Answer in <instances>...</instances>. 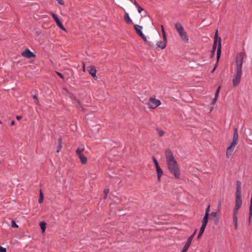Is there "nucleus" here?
I'll return each instance as SVG.
<instances>
[{
  "label": "nucleus",
  "mask_w": 252,
  "mask_h": 252,
  "mask_svg": "<svg viewBox=\"0 0 252 252\" xmlns=\"http://www.w3.org/2000/svg\"><path fill=\"white\" fill-rule=\"evenodd\" d=\"M87 70L92 76H93L94 77H96V70L95 66L93 65L89 66L87 67Z\"/></svg>",
  "instance_id": "1a4fd4ad"
},
{
  "label": "nucleus",
  "mask_w": 252,
  "mask_h": 252,
  "mask_svg": "<svg viewBox=\"0 0 252 252\" xmlns=\"http://www.w3.org/2000/svg\"><path fill=\"white\" fill-rule=\"evenodd\" d=\"M238 142V129L237 128H235L233 139L232 141L231 142L230 145H232L233 146H235Z\"/></svg>",
  "instance_id": "0eeeda50"
},
{
  "label": "nucleus",
  "mask_w": 252,
  "mask_h": 252,
  "mask_svg": "<svg viewBox=\"0 0 252 252\" xmlns=\"http://www.w3.org/2000/svg\"><path fill=\"white\" fill-rule=\"evenodd\" d=\"M211 217L214 218L215 220L218 221H219V212H212L211 214Z\"/></svg>",
  "instance_id": "6ab92c4d"
},
{
  "label": "nucleus",
  "mask_w": 252,
  "mask_h": 252,
  "mask_svg": "<svg viewBox=\"0 0 252 252\" xmlns=\"http://www.w3.org/2000/svg\"><path fill=\"white\" fill-rule=\"evenodd\" d=\"M153 161H154V163L155 164V165L156 167H158V166H159V164L158 163V160L156 159V158H155V157H153Z\"/></svg>",
  "instance_id": "c85d7f7f"
},
{
  "label": "nucleus",
  "mask_w": 252,
  "mask_h": 252,
  "mask_svg": "<svg viewBox=\"0 0 252 252\" xmlns=\"http://www.w3.org/2000/svg\"><path fill=\"white\" fill-rule=\"evenodd\" d=\"M57 25L60 27L61 28V27H63V24L62 23H61V22H60V23H58L57 24Z\"/></svg>",
  "instance_id": "58836bf2"
},
{
  "label": "nucleus",
  "mask_w": 252,
  "mask_h": 252,
  "mask_svg": "<svg viewBox=\"0 0 252 252\" xmlns=\"http://www.w3.org/2000/svg\"><path fill=\"white\" fill-rule=\"evenodd\" d=\"M60 4H61V5H63L64 4V1L63 0H56Z\"/></svg>",
  "instance_id": "f704fd0d"
},
{
  "label": "nucleus",
  "mask_w": 252,
  "mask_h": 252,
  "mask_svg": "<svg viewBox=\"0 0 252 252\" xmlns=\"http://www.w3.org/2000/svg\"><path fill=\"white\" fill-rule=\"evenodd\" d=\"M131 2L133 3V4L136 6L138 12L139 13H141L144 9L139 5V4L135 1L131 0Z\"/></svg>",
  "instance_id": "4468645a"
},
{
  "label": "nucleus",
  "mask_w": 252,
  "mask_h": 252,
  "mask_svg": "<svg viewBox=\"0 0 252 252\" xmlns=\"http://www.w3.org/2000/svg\"><path fill=\"white\" fill-rule=\"evenodd\" d=\"M125 19L126 20V21L127 23H131L132 22V20L130 18L129 16V14L127 12H126L125 13Z\"/></svg>",
  "instance_id": "4be33fe9"
},
{
  "label": "nucleus",
  "mask_w": 252,
  "mask_h": 252,
  "mask_svg": "<svg viewBox=\"0 0 252 252\" xmlns=\"http://www.w3.org/2000/svg\"><path fill=\"white\" fill-rule=\"evenodd\" d=\"M140 36H141L142 39H143V40L144 41H147V37L145 36V35L143 33V35H139Z\"/></svg>",
  "instance_id": "72a5a7b5"
},
{
  "label": "nucleus",
  "mask_w": 252,
  "mask_h": 252,
  "mask_svg": "<svg viewBox=\"0 0 252 252\" xmlns=\"http://www.w3.org/2000/svg\"><path fill=\"white\" fill-rule=\"evenodd\" d=\"M22 55L23 57H26L28 59H30L35 57V55L28 49L23 52Z\"/></svg>",
  "instance_id": "6e6552de"
},
{
  "label": "nucleus",
  "mask_w": 252,
  "mask_h": 252,
  "mask_svg": "<svg viewBox=\"0 0 252 252\" xmlns=\"http://www.w3.org/2000/svg\"><path fill=\"white\" fill-rule=\"evenodd\" d=\"M16 118L18 120H20V119H22V116H16Z\"/></svg>",
  "instance_id": "ea45409f"
},
{
  "label": "nucleus",
  "mask_w": 252,
  "mask_h": 252,
  "mask_svg": "<svg viewBox=\"0 0 252 252\" xmlns=\"http://www.w3.org/2000/svg\"><path fill=\"white\" fill-rule=\"evenodd\" d=\"M208 216H207V214H205L204 216L203 219H202V226H204V227L206 226V225L208 222Z\"/></svg>",
  "instance_id": "a211bd4d"
},
{
  "label": "nucleus",
  "mask_w": 252,
  "mask_h": 252,
  "mask_svg": "<svg viewBox=\"0 0 252 252\" xmlns=\"http://www.w3.org/2000/svg\"><path fill=\"white\" fill-rule=\"evenodd\" d=\"M83 71H85V66L84 64H83Z\"/></svg>",
  "instance_id": "37998d69"
},
{
  "label": "nucleus",
  "mask_w": 252,
  "mask_h": 252,
  "mask_svg": "<svg viewBox=\"0 0 252 252\" xmlns=\"http://www.w3.org/2000/svg\"><path fill=\"white\" fill-rule=\"evenodd\" d=\"M244 54L242 52L237 55L235 60L236 67L234 70V75L232 78V84L233 86H237L240 84L242 75V65Z\"/></svg>",
  "instance_id": "f257e3e1"
},
{
  "label": "nucleus",
  "mask_w": 252,
  "mask_h": 252,
  "mask_svg": "<svg viewBox=\"0 0 252 252\" xmlns=\"http://www.w3.org/2000/svg\"><path fill=\"white\" fill-rule=\"evenodd\" d=\"M205 228V227H204V226H201L200 231H199V234L197 236L198 239L199 238L201 237V236L202 235V234L204 233Z\"/></svg>",
  "instance_id": "5701e85b"
},
{
  "label": "nucleus",
  "mask_w": 252,
  "mask_h": 252,
  "mask_svg": "<svg viewBox=\"0 0 252 252\" xmlns=\"http://www.w3.org/2000/svg\"><path fill=\"white\" fill-rule=\"evenodd\" d=\"M234 146L230 145L227 148L226 152V156L227 158H230L232 157L234 152Z\"/></svg>",
  "instance_id": "9d476101"
},
{
  "label": "nucleus",
  "mask_w": 252,
  "mask_h": 252,
  "mask_svg": "<svg viewBox=\"0 0 252 252\" xmlns=\"http://www.w3.org/2000/svg\"><path fill=\"white\" fill-rule=\"evenodd\" d=\"M58 75L62 78L63 79L64 77L63 76V75L62 74H61V73H59V72H57Z\"/></svg>",
  "instance_id": "4c0bfd02"
},
{
  "label": "nucleus",
  "mask_w": 252,
  "mask_h": 252,
  "mask_svg": "<svg viewBox=\"0 0 252 252\" xmlns=\"http://www.w3.org/2000/svg\"><path fill=\"white\" fill-rule=\"evenodd\" d=\"M175 27L182 39L185 42H188V36L182 25L179 22L176 23Z\"/></svg>",
  "instance_id": "39448f33"
},
{
  "label": "nucleus",
  "mask_w": 252,
  "mask_h": 252,
  "mask_svg": "<svg viewBox=\"0 0 252 252\" xmlns=\"http://www.w3.org/2000/svg\"><path fill=\"white\" fill-rule=\"evenodd\" d=\"M190 245L191 243L187 241L186 242L181 252H187Z\"/></svg>",
  "instance_id": "dca6fc26"
},
{
  "label": "nucleus",
  "mask_w": 252,
  "mask_h": 252,
  "mask_svg": "<svg viewBox=\"0 0 252 252\" xmlns=\"http://www.w3.org/2000/svg\"><path fill=\"white\" fill-rule=\"evenodd\" d=\"M236 199H235V206L233 215V220L235 228L236 229L238 226L237 223V214L238 210L242 205L241 199V183L239 181L237 182V187L236 190Z\"/></svg>",
  "instance_id": "7ed1b4c3"
},
{
  "label": "nucleus",
  "mask_w": 252,
  "mask_h": 252,
  "mask_svg": "<svg viewBox=\"0 0 252 252\" xmlns=\"http://www.w3.org/2000/svg\"><path fill=\"white\" fill-rule=\"evenodd\" d=\"M161 104L159 100L156 98H150L148 103V107L150 109H155Z\"/></svg>",
  "instance_id": "423d86ee"
},
{
  "label": "nucleus",
  "mask_w": 252,
  "mask_h": 252,
  "mask_svg": "<svg viewBox=\"0 0 252 252\" xmlns=\"http://www.w3.org/2000/svg\"><path fill=\"white\" fill-rule=\"evenodd\" d=\"M11 226L13 228L18 227V225L16 224L15 221L14 220H12V221H11Z\"/></svg>",
  "instance_id": "c756f323"
},
{
  "label": "nucleus",
  "mask_w": 252,
  "mask_h": 252,
  "mask_svg": "<svg viewBox=\"0 0 252 252\" xmlns=\"http://www.w3.org/2000/svg\"><path fill=\"white\" fill-rule=\"evenodd\" d=\"M51 14H52V16L53 18H54V19L56 21L57 24L61 22L60 19L58 18V17L56 16V15L55 14H54V13L52 12Z\"/></svg>",
  "instance_id": "b1692460"
},
{
  "label": "nucleus",
  "mask_w": 252,
  "mask_h": 252,
  "mask_svg": "<svg viewBox=\"0 0 252 252\" xmlns=\"http://www.w3.org/2000/svg\"><path fill=\"white\" fill-rule=\"evenodd\" d=\"M14 124H15V122H14V121H11V124H10L11 126H13V125H14Z\"/></svg>",
  "instance_id": "a19ab883"
},
{
  "label": "nucleus",
  "mask_w": 252,
  "mask_h": 252,
  "mask_svg": "<svg viewBox=\"0 0 252 252\" xmlns=\"http://www.w3.org/2000/svg\"><path fill=\"white\" fill-rule=\"evenodd\" d=\"M82 164H86L87 162V158L83 154L78 156Z\"/></svg>",
  "instance_id": "f3484780"
},
{
  "label": "nucleus",
  "mask_w": 252,
  "mask_h": 252,
  "mask_svg": "<svg viewBox=\"0 0 252 252\" xmlns=\"http://www.w3.org/2000/svg\"><path fill=\"white\" fill-rule=\"evenodd\" d=\"M40 227L41 229L42 232L44 233L45 231L46 228V224L44 221H41L39 223Z\"/></svg>",
  "instance_id": "aec40b11"
},
{
  "label": "nucleus",
  "mask_w": 252,
  "mask_h": 252,
  "mask_svg": "<svg viewBox=\"0 0 252 252\" xmlns=\"http://www.w3.org/2000/svg\"><path fill=\"white\" fill-rule=\"evenodd\" d=\"M220 86L218 87V89L217 90V92L216 93L215 97V98L212 100V103L213 104H215V103L216 102L217 97L218 96L219 91H220Z\"/></svg>",
  "instance_id": "412c9836"
},
{
  "label": "nucleus",
  "mask_w": 252,
  "mask_h": 252,
  "mask_svg": "<svg viewBox=\"0 0 252 252\" xmlns=\"http://www.w3.org/2000/svg\"><path fill=\"white\" fill-rule=\"evenodd\" d=\"M60 28L64 31H65V29L64 28L63 26V27H61Z\"/></svg>",
  "instance_id": "79ce46f5"
},
{
  "label": "nucleus",
  "mask_w": 252,
  "mask_h": 252,
  "mask_svg": "<svg viewBox=\"0 0 252 252\" xmlns=\"http://www.w3.org/2000/svg\"><path fill=\"white\" fill-rule=\"evenodd\" d=\"M157 131H158V135L160 136H162L164 134V132L163 130H161V129H157Z\"/></svg>",
  "instance_id": "7c9ffc66"
},
{
  "label": "nucleus",
  "mask_w": 252,
  "mask_h": 252,
  "mask_svg": "<svg viewBox=\"0 0 252 252\" xmlns=\"http://www.w3.org/2000/svg\"><path fill=\"white\" fill-rule=\"evenodd\" d=\"M196 231H197V230L196 229L194 231V232L192 234V235L188 238V240H187L188 241H189L191 243L193 238L194 236V235H195Z\"/></svg>",
  "instance_id": "393cba45"
},
{
  "label": "nucleus",
  "mask_w": 252,
  "mask_h": 252,
  "mask_svg": "<svg viewBox=\"0 0 252 252\" xmlns=\"http://www.w3.org/2000/svg\"><path fill=\"white\" fill-rule=\"evenodd\" d=\"M209 210H210V205H209L207 207V208H206V213H205V214H207V216H208V215H209Z\"/></svg>",
  "instance_id": "c9c22d12"
},
{
  "label": "nucleus",
  "mask_w": 252,
  "mask_h": 252,
  "mask_svg": "<svg viewBox=\"0 0 252 252\" xmlns=\"http://www.w3.org/2000/svg\"><path fill=\"white\" fill-rule=\"evenodd\" d=\"M134 29L136 31L137 34L139 35H143V32H142V30L143 29L142 26L138 25L137 24H135L134 25Z\"/></svg>",
  "instance_id": "9b49d317"
},
{
  "label": "nucleus",
  "mask_w": 252,
  "mask_h": 252,
  "mask_svg": "<svg viewBox=\"0 0 252 252\" xmlns=\"http://www.w3.org/2000/svg\"><path fill=\"white\" fill-rule=\"evenodd\" d=\"M43 201V194L41 191L40 192V197L38 200L39 203H41Z\"/></svg>",
  "instance_id": "a878e982"
},
{
  "label": "nucleus",
  "mask_w": 252,
  "mask_h": 252,
  "mask_svg": "<svg viewBox=\"0 0 252 252\" xmlns=\"http://www.w3.org/2000/svg\"><path fill=\"white\" fill-rule=\"evenodd\" d=\"M218 30H217L216 32V35L214 39V45L212 49V53H214L216 50V48L217 46H218L217 49V60L218 62L220 57V37H218Z\"/></svg>",
  "instance_id": "20e7f679"
},
{
  "label": "nucleus",
  "mask_w": 252,
  "mask_h": 252,
  "mask_svg": "<svg viewBox=\"0 0 252 252\" xmlns=\"http://www.w3.org/2000/svg\"><path fill=\"white\" fill-rule=\"evenodd\" d=\"M61 138H60L59 139V146H58V150L57 151V152L58 153L60 151L61 148H62V142H61Z\"/></svg>",
  "instance_id": "cd10ccee"
},
{
  "label": "nucleus",
  "mask_w": 252,
  "mask_h": 252,
  "mask_svg": "<svg viewBox=\"0 0 252 252\" xmlns=\"http://www.w3.org/2000/svg\"><path fill=\"white\" fill-rule=\"evenodd\" d=\"M156 171H157V176H158V181L159 182L160 181V178L161 177V176L163 174V171H162V170L161 169V168L160 167V166H158V167H156Z\"/></svg>",
  "instance_id": "f8f14e48"
},
{
  "label": "nucleus",
  "mask_w": 252,
  "mask_h": 252,
  "mask_svg": "<svg viewBox=\"0 0 252 252\" xmlns=\"http://www.w3.org/2000/svg\"><path fill=\"white\" fill-rule=\"evenodd\" d=\"M109 192V189H105L104 190V193L105 194V198L106 197L107 195L108 194Z\"/></svg>",
  "instance_id": "473e14b6"
},
{
  "label": "nucleus",
  "mask_w": 252,
  "mask_h": 252,
  "mask_svg": "<svg viewBox=\"0 0 252 252\" xmlns=\"http://www.w3.org/2000/svg\"><path fill=\"white\" fill-rule=\"evenodd\" d=\"M165 155L169 170L173 174L175 178L179 179L180 177L179 167L172 152L169 150H167L165 151Z\"/></svg>",
  "instance_id": "f03ea898"
},
{
  "label": "nucleus",
  "mask_w": 252,
  "mask_h": 252,
  "mask_svg": "<svg viewBox=\"0 0 252 252\" xmlns=\"http://www.w3.org/2000/svg\"><path fill=\"white\" fill-rule=\"evenodd\" d=\"M85 147L84 145H81L79 146L76 150V153L78 156L82 155V152L84 151Z\"/></svg>",
  "instance_id": "2eb2a0df"
},
{
  "label": "nucleus",
  "mask_w": 252,
  "mask_h": 252,
  "mask_svg": "<svg viewBox=\"0 0 252 252\" xmlns=\"http://www.w3.org/2000/svg\"><path fill=\"white\" fill-rule=\"evenodd\" d=\"M215 69V67H214V68L213 69V70H212V72H213Z\"/></svg>",
  "instance_id": "c03bdc74"
},
{
  "label": "nucleus",
  "mask_w": 252,
  "mask_h": 252,
  "mask_svg": "<svg viewBox=\"0 0 252 252\" xmlns=\"http://www.w3.org/2000/svg\"><path fill=\"white\" fill-rule=\"evenodd\" d=\"M33 98H34L36 100V104H38V99H37V97L36 96V95H33Z\"/></svg>",
  "instance_id": "e433bc0d"
},
{
  "label": "nucleus",
  "mask_w": 252,
  "mask_h": 252,
  "mask_svg": "<svg viewBox=\"0 0 252 252\" xmlns=\"http://www.w3.org/2000/svg\"><path fill=\"white\" fill-rule=\"evenodd\" d=\"M164 40H166V35L163 26H161Z\"/></svg>",
  "instance_id": "bb28decb"
},
{
  "label": "nucleus",
  "mask_w": 252,
  "mask_h": 252,
  "mask_svg": "<svg viewBox=\"0 0 252 252\" xmlns=\"http://www.w3.org/2000/svg\"><path fill=\"white\" fill-rule=\"evenodd\" d=\"M167 40L163 41H159L157 42V45L161 49H163L166 46Z\"/></svg>",
  "instance_id": "ddd939ff"
},
{
  "label": "nucleus",
  "mask_w": 252,
  "mask_h": 252,
  "mask_svg": "<svg viewBox=\"0 0 252 252\" xmlns=\"http://www.w3.org/2000/svg\"><path fill=\"white\" fill-rule=\"evenodd\" d=\"M0 252H6V248L0 246Z\"/></svg>",
  "instance_id": "2f4dec72"
}]
</instances>
